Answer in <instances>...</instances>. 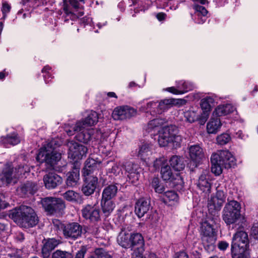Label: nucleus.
<instances>
[{
    "label": "nucleus",
    "instance_id": "obj_1",
    "mask_svg": "<svg viewBox=\"0 0 258 258\" xmlns=\"http://www.w3.org/2000/svg\"><path fill=\"white\" fill-rule=\"evenodd\" d=\"M211 171L219 175L224 168H230L236 165V159L228 150H218L211 157Z\"/></svg>",
    "mask_w": 258,
    "mask_h": 258
},
{
    "label": "nucleus",
    "instance_id": "obj_2",
    "mask_svg": "<svg viewBox=\"0 0 258 258\" xmlns=\"http://www.w3.org/2000/svg\"><path fill=\"white\" fill-rule=\"evenodd\" d=\"M14 221L24 227H33L38 222V217L30 207L22 205L12 214Z\"/></svg>",
    "mask_w": 258,
    "mask_h": 258
},
{
    "label": "nucleus",
    "instance_id": "obj_3",
    "mask_svg": "<svg viewBox=\"0 0 258 258\" xmlns=\"http://www.w3.org/2000/svg\"><path fill=\"white\" fill-rule=\"evenodd\" d=\"M54 144L55 141H52L46 146L41 148L37 154V160L51 165L58 161L61 158V154L54 151Z\"/></svg>",
    "mask_w": 258,
    "mask_h": 258
},
{
    "label": "nucleus",
    "instance_id": "obj_4",
    "mask_svg": "<svg viewBox=\"0 0 258 258\" xmlns=\"http://www.w3.org/2000/svg\"><path fill=\"white\" fill-rule=\"evenodd\" d=\"M240 204L235 200H231L225 205L222 218L227 225L234 224L240 219Z\"/></svg>",
    "mask_w": 258,
    "mask_h": 258
},
{
    "label": "nucleus",
    "instance_id": "obj_5",
    "mask_svg": "<svg viewBox=\"0 0 258 258\" xmlns=\"http://www.w3.org/2000/svg\"><path fill=\"white\" fill-rule=\"evenodd\" d=\"M201 235L204 246L213 249L216 238L213 226L209 222L206 221L201 224Z\"/></svg>",
    "mask_w": 258,
    "mask_h": 258
},
{
    "label": "nucleus",
    "instance_id": "obj_6",
    "mask_svg": "<svg viewBox=\"0 0 258 258\" xmlns=\"http://www.w3.org/2000/svg\"><path fill=\"white\" fill-rule=\"evenodd\" d=\"M41 204L45 211L50 215L61 213L66 207L61 199L53 197H46L42 199Z\"/></svg>",
    "mask_w": 258,
    "mask_h": 258
},
{
    "label": "nucleus",
    "instance_id": "obj_7",
    "mask_svg": "<svg viewBox=\"0 0 258 258\" xmlns=\"http://www.w3.org/2000/svg\"><path fill=\"white\" fill-rule=\"evenodd\" d=\"M67 146L68 147V157L75 161L81 160L86 157L88 152L87 147L74 141H70Z\"/></svg>",
    "mask_w": 258,
    "mask_h": 258
},
{
    "label": "nucleus",
    "instance_id": "obj_8",
    "mask_svg": "<svg viewBox=\"0 0 258 258\" xmlns=\"http://www.w3.org/2000/svg\"><path fill=\"white\" fill-rule=\"evenodd\" d=\"M60 225L66 238L75 240L81 236L82 227L79 223L73 222Z\"/></svg>",
    "mask_w": 258,
    "mask_h": 258
},
{
    "label": "nucleus",
    "instance_id": "obj_9",
    "mask_svg": "<svg viewBox=\"0 0 258 258\" xmlns=\"http://www.w3.org/2000/svg\"><path fill=\"white\" fill-rule=\"evenodd\" d=\"M82 217L91 223H96L101 220L99 208L95 205H87L81 210Z\"/></svg>",
    "mask_w": 258,
    "mask_h": 258
},
{
    "label": "nucleus",
    "instance_id": "obj_10",
    "mask_svg": "<svg viewBox=\"0 0 258 258\" xmlns=\"http://www.w3.org/2000/svg\"><path fill=\"white\" fill-rule=\"evenodd\" d=\"M136 110L128 106L116 107L113 110L112 116L114 120H125L136 115Z\"/></svg>",
    "mask_w": 258,
    "mask_h": 258
},
{
    "label": "nucleus",
    "instance_id": "obj_11",
    "mask_svg": "<svg viewBox=\"0 0 258 258\" xmlns=\"http://www.w3.org/2000/svg\"><path fill=\"white\" fill-rule=\"evenodd\" d=\"M226 193L222 190L217 189L215 196L211 197L208 203L209 211L213 213L219 211L225 202Z\"/></svg>",
    "mask_w": 258,
    "mask_h": 258
},
{
    "label": "nucleus",
    "instance_id": "obj_12",
    "mask_svg": "<svg viewBox=\"0 0 258 258\" xmlns=\"http://www.w3.org/2000/svg\"><path fill=\"white\" fill-rule=\"evenodd\" d=\"M248 244V238L247 234L242 231H238L234 234L232 238L231 249L237 248L242 249V251H245Z\"/></svg>",
    "mask_w": 258,
    "mask_h": 258
},
{
    "label": "nucleus",
    "instance_id": "obj_13",
    "mask_svg": "<svg viewBox=\"0 0 258 258\" xmlns=\"http://www.w3.org/2000/svg\"><path fill=\"white\" fill-rule=\"evenodd\" d=\"M98 114L95 111H90L83 120L78 121L74 125L75 131H82L85 128L94 125L98 122Z\"/></svg>",
    "mask_w": 258,
    "mask_h": 258
},
{
    "label": "nucleus",
    "instance_id": "obj_14",
    "mask_svg": "<svg viewBox=\"0 0 258 258\" xmlns=\"http://www.w3.org/2000/svg\"><path fill=\"white\" fill-rule=\"evenodd\" d=\"M197 186L203 192L209 195L211 192V182L210 179V172L203 170L197 182Z\"/></svg>",
    "mask_w": 258,
    "mask_h": 258
},
{
    "label": "nucleus",
    "instance_id": "obj_15",
    "mask_svg": "<svg viewBox=\"0 0 258 258\" xmlns=\"http://www.w3.org/2000/svg\"><path fill=\"white\" fill-rule=\"evenodd\" d=\"M43 182L47 189H54L62 183V179L57 174L49 172L43 176Z\"/></svg>",
    "mask_w": 258,
    "mask_h": 258
},
{
    "label": "nucleus",
    "instance_id": "obj_16",
    "mask_svg": "<svg viewBox=\"0 0 258 258\" xmlns=\"http://www.w3.org/2000/svg\"><path fill=\"white\" fill-rule=\"evenodd\" d=\"M177 88L171 87L166 90L174 94H182L192 90L194 88V85L191 82L181 80L177 82Z\"/></svg>",
    "mask_w": 258,
    "mask_h": 258
},
{
    "label": "nucleus",
    "instance_id": "obj_17",
    "mask_svg": "<svg viewBox=\"0 0 258 258\" xmlns=\"http://www.w3.org/2000/svg\"><path fill=\"white\" fill-rule=\"evenodd\" d=\"M84 180L82 190L86 196H89L94 193L98 183V178L96 176L87 175Z\"/></svg>",
    "mask_w": 258,
    "mask_h": 258
},
{
    "label": "nucleus",
    "instance_id": "obj_18",
    "mask_svg": "<svg viewBox=\"0 0 258 258\" xmlns=\"http://www.w3.org/2000/svg\"><path fill=\"white\" fill-rule=\"evenodd\" d=\"M130 244V248L137 249L138 253H143L145 250L144 239L142 235L139 233H131Z\"/></svg>",
    "mask_w": 258,
    "mask_h": 258
},
{
    "label": "nucleus",
    "instance_id": "obj_19",
    "mask_svg": "<svg viewBox=\"0 0 258 258\" xmlns=\"http://www.w3.org/2000/svg\"><path fill=\"white\" fill-rule=\"evenodd\" d=\"M13 167L10 164H6L2 172L0 173V186L5 184H10L14 177Z\"/></svg>",
    "mask_w": 258,
    "mask_h": 258
},
{
    "label": "nucleus",
    "instance_id": "obj_20",
    "mask_svg": "<svg viewBox=\"0 0 258 258\" xmlns=\"http://www.w3.org/2000/svg\"><path fill=\"white\" fill-rule=\"evenodd\" d=\"M59 243H60V241L55 238H49L46 240L41 250L43 258H49L51 251Z\"/></svg>",
    "mask_w": 258,
    "mask_h": 258
},
{
    "label": "nucleus",
    "instance_id": "obj_21",
    "mask_svg": "<svg viewBox=\"0 0 258 258\" xmlns=\"http://www.w3.org/2000/svg\"><path fill=\"white\" fill-rule=\"evenodd\" d=\"M167 120L164 118H156L150 120L145 126V130L148 133L154 134L155 132H159L161 126L165 123Z\"/></svg>",
    "mask_w": 258,
    "mask_h": 258
},
{
    "label": "nucleus",
    "instance_id": "obj_22",
    "mask_svg": "<svg viewBox=\"0 0 258 258\" xmlns=\"http://www.w3.org/2000/svg\"><path fill=\"white\" fill-rule=\"evenodd\" d=\"M189 155L190 159L196 163H199L205 158L203 149L198 145L189 147Z\"/></svg>",
    "mask_w": 258,
    "mask_h": 258
},
{
    "label": "nucleus",
    "instance_id": "obj_23",
    "mask_svg": "<svg viewBox=\"0 0 258 258\" xmlns=\"http://www.w3.org/2000/svg\"><path fill=\"white\" fill-rule=\"evenodd\" d=\"M150 208L149 202L144 199H140L136 204L135 212L139 218L143 217Z\"/></svg>",
    "mask_w": 258,
    "mask_h": 258
},
{
    "label": "nucleus",
    "instance_id": "obj_24",
    "mask_svg": "<svg viewBox=\"0 0 258 258\" xmlns=\"http://www.w3.org/2000/svg\"><path fill=\"white\" fill-rule=\"evenodd\" d=\"M200 105L204 112V122H205L209 116V112L215 105L214 99L210 96L204 98L201 100Z\"/></svg>",
    "mask_w": 258,
    "mask_h": 258
},
{
    "label": "nucleus",
    "instance_id": "obj_25",
    "mask_svg": "<svg viewBox=\"0 0 258 258\" xmlns=\"http://www.w3.org/2000/svg\"><path fill=\"white\" fill-rule=\"evenodd\" d=\"M128 173V176L134 177L138 179L139 175L141 172V168L137 164H134L131 161H126L121 165Z\"/></svg>",
    "mask_w": 258,
    "mask_h": 258
},
{
    "label": "nucleus",
    "instance_id": "obj_26",
    "mask_svg": "<svg viewBox=\"0 0 258 258\" xmlns=\"http://www.w3.org/2000/svg\"><path fill=\"white\" fill-rule=\"evenodd\" d=\"M193 9L195 11V15L197 18H196V23L198 24H203L206 20V15L208 11L203 6L199 5H194Z\"/></svg>",
    "mask_w": 258,
    "mask_h": 258
},
{
    "label": "nucleus",
    "instance_id": "obj_27",
    "mask_svg": "<svg viewBox=\"0 0 258 258\" xmlns=\"http://www.w3.org/2000/svg\"><path fill=\"white\" fill-rule=\"evenodd\" d=\"M118 187L116 184H111L105 187L102 194V199L103 200H111L117 195Z\"/></svg>",
    "mask_w": 258,
    "mask_h": 258
},
{
    "label": "nucleus",
    "instance_id": "obj_28",
    "mask_svg": "<svg viewBox=\"0 0 258 258\" xmlns=\"http://www.w3.org/2000/svg\"><path fill=\"white\" fill-rule=\"evenodd\" d=\"M78 133L76 136V139L84 144H88L92 138L94 131L92 129L85 128L82 131H78Z\"/></svg>",
    "mask_w": 258,
    "mask_h": 258
},
{
    "label": "nucleus",
    "instance_id": "obj_29",
    "mask_svg": "<svg viewBox=\"0 0 258 258\" xmlns=\"http://www.w3.org/2000/svg\"><path fill=\"white\" fill-rule=\"evenodd\" d=\"M20 143V139L17 133H13L6 137H2L0 143L4 147H8L9 145L14 146Z\"/></svg>",
    "mask_w": 258,
    "mask_h": 258
},
{
    "label": "nucleus",
    "instance_id": "obj_30",
    "mask_svg": "<svg viewBox=\"0 0 258 258\" xmlns=\"http://www.w3.org/2000/svg\"><path fill=\"white\" fill-rule=\"evenodd\" d=\"M235 107L231 104L219 105L215 109L214 114L217 116L226 115L233 112Z\"/></svg>",
    "mask_w": 258,
    "mask_h": 258
},
{
    "label": "nucleus",
    "instance_id": "obj_31",
    "mask_svg": "<svg viewBox=\"0 0 258 258\" xmlns=\"http://www.w3.org/2000/svg\"><path fill=\"white\" fill-rule=\"evenodd\" d=\"M131 233L125 230H122L117 236V241L122 247L130 248L131 247Z\"/></svg>",
    "mask_w": 258,
    "mask_h": 258
},
{
    "label": "nucleus",
    "instance_id": "obj_32",
    "mask_svg": "<svg viewBox=\"0 0 258 258\" xmlns=\"http://www.w3.org/2000/svg\"><path fill=\"white\" fill-rule=\"evenodd\" d=\"M141 109L147 113H149L152 115L160 114L158 106V101H150L148 102L146 105L142 106Z\"/></svg>",
    "mask_w": 258,
    "mask_h": 258
},
{
    "label": "nucleus",
    "instance_id": "obj_33",
    "mask_svg": "<svg viewBox=\"0 0 258 258\" xmlns=\"http://www.w3.org/2000/svg\"><path fill=\"white\" fill-rule=\"evenodd\" d=\"M221 126V123L219 118H212L207 124V130L209 134H216Z\"/></svg>",
    "mask_w": 258,
    "mask_h": 258
},
{
    "label": "nucleus",
    "instance_id": "obj_34",
    "mask_svg": "<svg viewBox=\"0 0 258 258\" xmlns=\"http://www.w3.org/2000/svg\"><path fill=\"white\" fill-rule=\"evenodd\" d=\"M80 178L79 171L76 169L68 173L66 184L68 186L74 187L76 186Z\"/></svg>",
    "mask_w": 258,
    "mask_h": 258
},
{
    "label": "nucleus",
    "instance_id": "obj_35",
    "mask_svg": "<svg viewBox=\"0 0 258 258\" xmlns=\"http://www.w3.org/2000/svg\"><path fill=\"white\" fill-rule=\"evenodd\" d=\"M100 163V162H98L93 158H88L85 162V165L84 168V174L89 175L93 170L97 168Z\"/></svg>",
    "mask_w": 258,
    "mask_h": 258
},
{
    "label": "nucleus",
    "instance_id": "obj_36",
    "mask_svg": "<svg viewBox=\"0 0 258 258\" xmlns=\"http://www.w3.org/2000/svg\"><path fill=\"white\" fill-rule=\"evenodd\" d=\"M152 154V145L149 144H144L140 148L138 156L144 160L149 158Z\"/></svg>",
    "mask_w": 258,
    "mask_h": 258
},
{
    "label": "nucleus",
    "instance_id": "obj_37",
    "mask_svg": "<svg viewBox=\"0 0 258 258\" xmlns=\"http://www.w3.org/2000/svg\"><path fill=\"white\" fill-rule=\"evenodd\" d=\"M115 204L114 202L111 200H101V207L103 214L106 217L108 216L113 212Z\"/></svg>",
    "mask_w": 258,
    "mask_h": 258
},
{
    "label": "nucleus",
    "instance_id": "obj_38",
    "mask_svg": "<svg viewBox=\"0 0 258 258\" xmlns=\"http://www.w3.org/2000/svg\"><path fill=\"white\" fill-rule=\"evenodd\" d=\"M185 120L189 123H193L200 119V115L197 110L193 108H190L189 109L183 112Z\"/></svg>",
    "mask_w": 258,
    "mask_h": 258
},
{
    "label": "nucleus",
    "instance_id": "obj_39",
    "mask_svg": "<svg viewBox=\"0 0 258 258\" xmlns=\"http://www.w3.org/2000/svg\"><path fill=\"white\" fill-rule=\"evenodd\" d=\"M171 166L175 170L180 171L184 169V164L183 159L176 155L173 156L169 160Z\"/></svg>",
    "mask_w": 258,
    "mask_h": 258
},
{
    "label": "nucleus",
    "instance_id": "obj_40",
    "mask_svg": "<svg viewBox=\"0 0 258 258\" xmlns=\"http://www.w3.org/2000/svg\"><path fill=\"white\" fill-rule=\"evenodd\" d=\"M164 197L165 201L170 203V205H175L178 203V196L177 194L173 190H168L165 192Z\"/></svg>",
    "mask_w": 258,
    "mask_h": 258
},
{
    "label": "nucleus",
    "instance_id": "obj_41",
    "mask_svg": "<svg viewBox=\"0 0 258 258\" xmlns=\"http://www.w3.org/2000/svg\"><path fill=\"white\" fill-rule=\"evenodd\" d=\"M176 127L173 125L167 126L162 127L158 132V134H160L164 137H167L169 139H172L174 132H176Z\"/></svg>",
    "mask_w": 258,
    "mask_h": 258
},
{
    "label": "nucleus",
    "instance_id": "obj_42",
    "mask_svg": "<svg viewBox=\"0 0 258 258\" xmlns=\"http://www.w3.org/2000/svg\"><path fill=\"white\" fill-rule=\"evenodd\" d=\"M161 174L164 180L172 181L174 179H175L171 172L170 166L168 165L161 167Z\"/></svg>",
    "mask_w": 258,
    "mask_h": 258
},
{
    "label": "nucleus",
    "instance_id": "obj_43",
    "mask_svg": "<svg viewBox=\"0 0 258 258\" xmlns=\"http://www.w3.org/2000/svg\"><path fill=\"white\" fill-rule=\"evenodd\" d=\"M174 104L173 99H165L158 101V106L159 110V113L161 114L163 112L167 110Z\"/></svg>",
    "mask_w": 258,
    "mask_h": 258
},
{
    "label": "nucleus",
    "instance_id": "obj_44",
    "mask_svg": "<svg viewBox=\"0 0 258 258\" xmlns=\"http://www.w3.org/2000/svg\"><path fill=\"white\" fill-rule=\"evenodd\" d=\"M63 197L66 200L72 202H77L81 199V196L73 190H68L63 194Z\"/></svg>",
    "mask_w": 258,
    "mask_h": 258
},
{
    "label": "nucleus",
    "instance_id": "obj_45",
    "mask_svg": "<svg viewBox=\"0 0 258 258\" xmlns=\"http://www.w3.org/2000/svg\"><path fill=\"white\" fill-rule=\"evenodd\" d=\"M21 189L25 193L29 192L33 194L37 190L38 186L34 182L28 181L23 185Z\"/></svg>",
    "mask_w": 258,
    "mask_h": 258
},
{
    "label": "nucleus",
    "instance_id": "obj_46",
    "mask_svg": "<svg viewBox=\"0 0 258 258\" xmlns=\"http://www.w3.org/2000/svg\"><path fill=\"white\" fill-rule=\"evenodd\" d=\"M73 254L66 250H56L54 251L51 255V258H73Z\"/></svg>",
    "mask_w": 258,
    "mask_h": 258
},
{
    "label": "nucleus",
    "instance_id": "obj_47",
    "mask_svg": "<svg viewBox=\"0 0 258 258\" xmlns=\"http://www.w3.org/2000/svg\"><path fill=\"white\" fill-rule=\"evenodd\" d=\"M151 185L156 192L161 194L165 190L164 186L160 182L159 179L158 178L153 179Z\"/></svg>",
    "mask_w": 258,
    "mask_h": 258
},
{
    "label": "nucleus",
    "instance_id": "obj_48",
    "mask_svg": "<svg viewBox=\"0 0 258 258\" xmlns=\"http://www.w3.org/2000/svg\"><path fill=\"white\" fill-rule=\"evenodd\" d=\"M231 140L230 135L228 134H222L217 136L216 138L217 143L220 145H224L227 144Z\"/></svg>",
    "mask_w": 258,
    "mask_h": 258
},
{
    "label": "nucleus",
    "instance_id": "obj_49",
    "mask_svg": "<svg viewBox=\"0 0 258 258\" xmlns=\"http://www.w3.org/2000/svg\"><path fill=\"white\" fill-rule=\"evenodd\" d=\"M94 254H95L98 258H110V255L108 253L107 251H106L103 248H97L95 249L94 252Z\"/></svg>",
    "mask_w": 258,
    "mask_h": 258
},
{
    "label": "nucleus",
    "instance_id": "obj_50",
    "mask_svg": "<svg viewBox=\"0 0 258 258\" xmlns=\"http://www.w3.org/2000/svg\"><path fill=\"white\" fill-rule=\"evenodd\" d=\"M158 143L161 147H165L168 145V144L171 143L172 142V139H169L167 137H164V136L158 134Z\"/></svg>",
    "mask_w": 258,
    "mask_h": 258
},
{
    "label": "nucleus",
    "instance_id": "obj_51",
    "mask_svg": "<svg viewBox=\"0 0 258 258\" xmlns=\"http://www.w3.org/2000/svg\"><path fill=\"white\" fill-rule=\"evenodd\" d=\"M73 8L70 4H69V2L67 0H65L63 2V10L67 16L70 15L73 16Z\"/></svg>",
    "mask_w": 258,
    "mask_h": 258
},
{
    "label": "nucleus",
    "instance_id": "obj_52",
    "mask_svg": "<svg viewBox=\"0 0 258 258\" xmlns=\"http://www.w3.org/2000/svg\"><path fill=\"white\" fill-rule=\"evenodd\" d=\"M245 251H242V249H239L237 248L231 249V254L232 258H244L243 253Z\"/></svg>",
    "mask_w": 258,
    "mask_h": 258
},
{
    "label": "nucleus",
    "instance_id": "obj_53",
    "mask_svg": "<svg viewBox=\"0 0 258 258\" xmlns=\"http://www.w3.org/2000/svg\"><path fill=\"white\" fill-rule=\"evenodd\" d=\"M166 160L164 157H161L159 159H157L154 162V166L156 169L161 168L162 166L166 165Z\"/></svg>",
    "mask_w": 258,
    "mask_h": 258
},
{
    "label": "nucleus",
    "instance_id": "obj_54",
    "mask_svg": "<svg viewBox=\"0 0 258 258\" xmlns=\"http://www.w3.org/2000/svg\"><path fill=\"white\" fill-rule=\"evenodd\" d=\"M172 138V142L173 146H179L182 141V137L180 136L176 135V132H174Z\"/></svg>",
    "mask_w": 258,
    "mask_h": 258
},
{
    "label": "nucleus",
    "instance_id": "obj_55",
    "mask_svg": "<svg viewBox=\"0 0 258 258\" xmlns=\"http://www.w3.org/2000/svg\"><path fill=\"white\" fill-rule=\"evenodd\" d=\"M11 7L9 4L7 3H4L3 4L2 11L3 14V18L5 19L6 17L7 14L10 12Z\"/></svg>",
    "mask_w": 258,
    "mask_h": 258
},
{
    "label": "nucleus",
    "instance_id": "obj_56",
    "mask_svg": "<svg viewBox=\"0 0 258 258\" xmlns=\"http://www.w3.org/2000/svg\"><path fill=\"white\" fill-rule=\"evenodd\" d=\"M50 69L51 68L49 66H46L42 70V72L43 73H45L44 75V79L46 83H48L49 82V81L47 80V78L48 79L50 77V75L48 73V71H49Z\"/></svg>",
    "mask_w": 258,
    "mask_h": 258
},
{
    "label": "nucleus",
    "instance_id": "obj_57",
    "mask_svg": "<svg viewBox=\"0 0 258 258\" xmlns=\"http://www.w3.org/2000/svg\"><path fill=\"white\" fill-rule=\"evenodd\" d=\"M251 235L255 239H258V224H255L251 229Z\"/></svg>",
    "mask_w": 258,
    "mask_h": 258
},
{
    "label": "nucleus",
    "instance_id": "obj_58",
    "mask_svg": "<svg viewBox=\"0 0 258 258\" xmlns=\"http://www.w3.org/2000/svg\"><path fill=\"white\" fill-rule=\"evenodd\" d=\"M74 9L77 10L80 8V6L77 0H67Z\"/></svg>",
    "mask_w": 258,
    "mask_h": 258
},
{
    "label": "nucleus",
    "instance_id": "obj_59",
    "mask_svg": "<svg viewBox=\"0 0 258 258\" xmlns=\"http://www.w3.org/2000/svg\"><path fill=\"white\" fill-rule=\"evenodd\" d=\"M229 246L228 243L222 241L218 243V248L221 250H225Z\"/></svg>",
    "mask_w": 258,
    "mask_h": 258
},
{
    "label": "nucleus",
    "instance_id": "obj_60",
    "mask_svg": "<svg viewBox=\"0 0 258 258\" xmlns=\"http://www.w3.org/2000/svg\"><path fill=\"white\" fill-rule=\"evenodd\" d=\"M174 258H188V256L186 252L180 251L175 254Z\"/></svg>",
    "mask_w": 258,
    "mask_h": 258
},
{
    "label": "nucleus",
    "instance_id": "obj_61",
    "mask_svg": "<svg viewBox=\"0 0 258 258\" xmlns=\"http://www.w3.org/2000/svg\"><path fill=\"white\" fill-rule=\"evenodd\" d=\"M85 253L86 250L82 248L77 252L74 258H84Z\"/></svg>",
    "mask_w": 258,
    "mask_h": 258
},
{
    "label": "nucleus",
    "instance_id": "obj_62",
    "mask_svg": "<svg viewBox=\"0 0 258 258\" xmlns=\"http://www.w3.org/2000/svg\"><path fill=\"white\" fill-rule=\"evenodd\" d=\"M178 4L175 5L173 0H169L166 5L169 6L171 9L176 10L178 8Z\"/></svg>",
    "mask_w": 258,
    "mask_h": 258
},
{
    "label": "nucleus",
    "instance_id": "obj_63",
    "mask_svg": "<svg viewBox=\"0 0 258 258\" xmlns=\"http://www.w3.org/2000/svg\"><path fill=\"white\" fill-rule=\"evenodd\" d=\"M156 17H157V18L159 21H162L165 19L166 15L163 13H160L157 15Z\"/></svg>",
    "mask_w": 258,
    "mask_h": 258
},
{
    "label": "nucleus",
    "instance_id": "obj_64",
    "mask_svg": "<svg viewBox=\"0 0 258 258\" xmlns=\"http://www.w3.org/2000/svg\"><path fill=\"white\" fill-rule=\"evenodd\" d=\"M90 21V18L89 17H88V18L84 17V18H82L81 20V23H84V25L88 24L89 23Z\"/></svg>",
    "mask_w": 258,
    "mask_h": 258
}]
</instances>
